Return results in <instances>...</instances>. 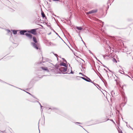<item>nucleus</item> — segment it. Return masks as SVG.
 I'll return each instance as SVG.
<instances>
[{
  "label": "nucleus",
  "instance_id": "nucleus-30",
  "mask_svg": "<svg viewBox=\"0 0 133 133\" xmlns=\"http://www.w3.org/2000/svg\"><path fill=\"white\" fill-rule=\"evenodd\" d=\"M132 128V129L133 130V129H132V128Z\"/></svg>",
  "mask_w": 133,
  "mask_h": 133
},
{
  "label": "nucleus",
  "instance_id": "nucleus-25",
  "mask_svg": "<svg viewBox=\"0 0 133 133\" xmlns=\"http://www.w3.org/2000/svg\"><path fill=\"white\" fill-rule=\"evenodd\" d=\"M27 93H28L30 95H31V94H30V93H29L28 92H26Z\"/></svg>",
  "mask_w": 133,
  "mask_h": 133
},
{
  "label": "nucleus",
  "instance_id": "nucleus-21",
  "mask_svg": "<svg viewBox=\"0 0 133 133\" xmlns=\"http://www.w3.org/2000/svg\"><path fill=\"white\" fill-rule=\"evenodd\" d=\"M73 72L72 71H71V72H70V74H73Z\"/></svg>",
  "mask_w": 133,
  "mask_h": 133
},
{
  "label": "nucleus",
  "instance_id": "nucleus-1",
  "mask_svg": "<svg viewBox=\"0 0 133 133\" xmlns=\"http://www.w3.org/2000/svg\"><path fill=\"white\" fill-rule=\"evenodd\" d=\"M83 28L81 26H76L75 28V29L76 31V32L79 34H80V31H77L76 30V29H77L79 30H81L83 29Z\"/></svg>",
  "mask_w": 133,
  "mask_h": 133
},
{
  "label": "nucleus",
  "instance_id": "nucleus-17",
  "mask_svg": "<svg viewBox=\"0 0 133 133\" xmlns=\"http://www.w3.org/2000/svg\"><path fill=\"white\" fill-rule=\"evenodd\" d=\"M50 45L51 46L54 45V44H53L52 43H51V42L50 43Z\"/></svg>",
  "mask_w": 133,
  "mask_h": 133
},
{
  "label": "nucleus",
  "instance_id": "nucleus-13",
  "mask_svg": "<svg viewBox=\"0 0 133 133\" xmlns=\"http://www.w3.org/2000/svg\"><path fill=\"white\" fill-rule=\"evenodd\" d=\"M41 14H42V17L43 18H44V17H45V15L44 14V13L43 12H42Z\"/></svg>",
  "mask_w": 133,
  "mask_h": 133
},
{
  "label": "nucleus",
  "instance_id": "nucleus-24",
  "mask_svg": "<svg viewBox=\"0 0 133 133\" xmlns=\"http://www.w3.org/2000/svg\"><path fill=\"white\" fill-rule=\"evenodd\" d=\"M55 56H58V55H57V54H55Z\"/></svg>",
  "mask_w": 133,
  "mask_h": 133
},
{
  "label": "nucleus",
  "instance_id": "nucleus-19",
  "mask_svg": "<svg viewBox=\"0 0 133 133\" xmlns=\"http://www.w3.org/2000/svg\"><path fill=\"white\" fill-rule=\"evenodd\" d=\"M80 77L82 78V79H83L84 80V77Z\"/></svg>",
  "mask_w": 133,
  "mask_h": 133
},
{
  "label": "nucleus",
  "instance_id": "nucleus-4",
  "mask_svg": "<svg viewBox=\"0 0 133 133\" xmlns=\"http://www.w3.org/2000/svg\"><path fill=\"white\" fill-rule=\"evenodd\" d=\"M26 36L30 39H31L32 36L31 34L29 33H26L25 34Z\"/></svg>",
  "mask_w": 133,
  "mask_h": 133
},
{
  "label": "nucleus",
  "instance_id": "nucleus-22",
  "mask_svg": "<svg viewBox=\"0 0 133 133\" xmlns=\"http://www.w3.org/2000/svg\"><path fill=\"white\" fill-rule=\"evenodd\" d=\"M110 120L112 121L114 123H115L111 119Z\"/></svg>",
  "mask_w": 133,
  "mask_h": 133
},
{
  "label": "nucleus",
  "instance_id": "nucleus-2",
  "mask_svg": "<svg viewBox=\"0 0 133 133\" xmlns=\"http://www.w3.org/2000/svg\"><path fill=\"white\" fill-rule=\"evenodd\" d=\"M66 67H61L59 68V70L62 72H65L66 71Z\"/></svg>",
  "mask_w": 133,
  "mask_h": 133
},
{
  "label": "nucleus",
  "instance_id": "nucleus-16",
  "mask_svg": "<svg viewBox=\"0 0 133 133\" xmlns=\"http://www.w3.org/2000/svg\"><path fill=\"white\" fill-rule=\"evenodd\" d=\"M7 31L8 33L11 34V35L12 34L11 32L9 30H8Z\"/></svg>",
  "mask_w": 133,
  "mask_h": 133
},
{
  "label": "nucleus",
  "instance_id": "nucleus-10",
  "mask_svg": "<svg viewBox=\"0 0 133 133\" xmlns=\"http://www.w3.org/2000/svg\"><path fill=\"white\" fill-rule=\"evenodd\" d=\"M42 69L43 70L46 71H49V70H48L47 67H41Z\"/></svg>",
  "mask_w": 133,
  "mask_h": 133
},
{
  "label": "nucleus",
  "instance_id": "nucleus-18",
  "mask_svg": "<svg viewBox=\"0 0 133 133\" xmlns=\"http://www.w3.org/2000/svg\"><path fill=\"white\" fill-rule=\"evenodd\" d=\"M39 104L40 105L41 107V109H42V106L41 105V104L39 102Z\"/></svg>",
  "mask_w": 133,
  "mask_h": 133
},
{
  "label": "nucleus",
  "instance_id": "nucleus-9",
  "mask_svg": "<svg viewBox=\"0 0 133 133\" xmlns=\"http://www.w3.org/2000/svg\"><path fill=\"white\" fill-rule=\"evenodd\" d=\"M60 65L61 66H64L65 67H66V64L64 62H63L61 63L60 64Z\"/></svg>",
  "mask_w": 133,
  "mask_h": 133
},
{
  "label": "nucleus",
  "instance_id": "nucleus-5",
  "mask_svg": "<svg viewBox=\"0 0 133 133\" xmlns=\"http://www.w3.org/2000/svg\"><path fill=\"white\" fill-rule=\"evenodd\" d=\"M97 11V10H92L88 12H87V14H91L93 13H94L96 12Z\"/></svg>",
  "mask_w": 133,
  "mask_h": 133
},
{
  "label": "nucleus",
  "instance_id": "nucleus-3",
  "mask_svg": "<svg viewBox=\"0 0 133 133\" xmlns=\"http://www.w3.org/2000/svg\"><path fill=\"white\" fill-rule=\"evenodd\" d=\"M28 32L31 33L34 35H35L36 34V30L35 29L31 30L30 31H28Z\"/></svg>",
  "mask_w": 133,
  "mask_h": 133
},
{
  "label": "nucleus",
  "instance_id": "nucleus-7",
  "mask_svg": "<svg viewBox=\"0 0 133 133\" xmlns=\"http://www.w3.org/2000/svg\"><path fill=\"white\" fill-rule=\"evenodd\" d=\"M32 45L33 46V47L36 49H38L39 48L37 46L36 44L34 43H31Z\"/></svg>",
  "mask_w": 133,
  "mask_h": 133
},
{
  "label": "nucleus",
  "instance_id": "nucleus-15",
  "mask_svg": "<svg viewBox=\"0 0 133 133\" xmlns=\"http://www.w3.org/2000/svg\"><path fill=\"white\" fill-rule=\"evenodd\" d=\"M13 32L14 34H17V32L16 30H13Z\"/></svg>",
  "mask_w": 133,
  "mask_h": 133
},
{
  "label": "nucleus",
  "instance_id": "nucleus-29",
  "mask_svg": "<svg viewBox=\"0 0 133 133\" xmlns=\"http://www.w3.org/2000/svg\"><path fill=\"white\" fill-rule=\"evenodd\" d=\"M56 34H57V33H56Z\"/></svg>",
  "mask_w": 133,
  "mask_h": 133
},
{
  "label": "nucleus",
  "instance_id": "nucleus-6",
  "mask_svg": "<svg viewBox=\"0 0 133 133\" xmlns=\"http://www.w3.org/2000/svg\"><path fill=\"white\" fill-rule=\"evenodd\" d=\"M84 76L87 78V79H86V78H84L85 79H84V80L87 81V82H92L91 80L89 78L87 77L85 75Z\"/></svg>",
  "mask_w": 133,
  "mask_h": 133
},
{
  "label": "nucleus",
  "instance_id": "nucleus-23",
  "mask_svg": "<svg viewBox=\"0 0 133 133\" xmlns=\"http://www.w3.org/2000/svg\"><path fill=\"white\" fill-rule=\"evenodd\" d=\"M52 0L54 1H59V0Z\"/></svg>",
  "mask_w": 133,
  "mask_h": 133
},
{
  "label": "nucleus",
  "instance_id": "nucleus-28",
  "mask_svg": "<svg viewBox=\"0 0 133 133\" xmlns=\"http://www.w3.org/2000/svg\"><path fill=\"white\" fill-rule=\"evenodd\" d=\"M121 133H123L122 131L121 132Z\"/></svg>",
  "mask_w": 133,
  "mask_h": 133
},
{
  "label": "nucleus",
  "instance_id": "nucleus-26",
  "mask_svg": "<svg viewBox=\"0 0 133 133\" xmlns=\"http://www.w3.org/2000/svg\"><path fill=\"white\" fill-rule=\"evenodd\" d=\"M76 123H79V122H77Z\"/></svg>",
  "mask_w": 133,
  "mask_h": 133
},
{
  "label": "nucleus",
  "instance_id": "nucleus-8",
  "mask_svg": "<svg viewBox=\"0 0 133 133\" xmlns=\"http://www.w3.org/2000/svg\"><path fill=\"white\" fill-rule=\"evenodd\" d=\"M26 31L25 30H22L20 32V34L22 35H23L24 34V33L26 32Z\"/></svg>",
  "mask_w": 133,
  "mask_h": 133
},
{
  "label": "nucleus",
  "instance_id": "nucleus-12",
  "mask_svg": "<svg viewBox=\"0 0 133 133\" xmlns=\"http://www.w3.org/2000/svg\"><path fill=\"white\" fill-rule=\"evenodd\" d=\"M33 41L35 43H36L37 42V41L36 38L35 37H33Z\"/></svg>",
  "mask_w": 133,
  "mask_h": 133
},
{
  "label": "nucleus",
  "instance_id": "nucleus-27",
  "mask_svg": "<svg viewBox=\"0 0 133 133\" xmlns=\"http://www.w3.org/2000/svg\"><path fill=\"white\" fill-rule=\"evenodd\" d=\"M115 59V60L116 61V62H117V61H116V60L115 59Z\"/></svg>",
  "mask_w": 133,
  "mask_h": 133
},
{
  "label": "nucleus",
  "instance_id": "nucleus-20",
  "mask_svg": "<svg viewBox=\"0 0 133 133\" xmlns=\"http://www.w3.org/2000/svg\"><path fill=\"white\" fill-rule=\"evenodd\" d=\"M79 74H82L83 76H85L84 75H83L82 74V73H81V72H79Z\"/></svg>",
  "mask_w": 133,
  "mask_h": 133
},
{
  "label": "nucleus",
  "instance_id": "nucleus-14",
  "mask_svg": "<svg viewBox=\"0 0 133 133\" xmlns=\"http://www.w3.org/2000/svg\"><path fill=\"white\" fill-rule=\"evenodd\" d=\"M119 72H120L121 74H123L124 73V72L123 71H122L121 70H119Z\"/></svg>",
  "mask_w": 133,
  "mask_h": 133
},
{
  "label": "nucleus",
  "instance_id": "nucleus-11",
  "mask_svg": "<svg viewBox=\"0 0 133 133\" xmlns=\"http://www.w3.org/2000/svg\"><path fill=\"white\" fill-rule=\"evenodd\" d=\"M103 57L104 59H107L109 58V57L108 56H105L104 55H103Z\"/></svg>",
  "mask_w": 133,
  "mask_h": 133
}]
</instances>
